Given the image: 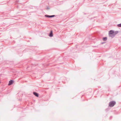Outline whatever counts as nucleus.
Listing matches in <instances>:
<instances>
[{
  "instance_id": "obj_11",
  "label": "nucleus",
  "mask_w": 121,
  "mask_h": 121,
  "mask_svg": "<svg viewBox=\"0 0 121 121\" xmlns=\"http://www.w3.org/2000/svg\"><path fill=\"white\" fill-rule=\"evenodd\" d=\"M49 8L48 7L47 8H46V9H49Z\"/></svg>"
},
{
  "instance_id": "obj_1",
  "label": "nucleus",
  "mask_w": 121,
  "mask_h": 121,
  "mask_svg": "<svg viewBox=\"0 0 121 121\" xmlns=\"http://www.w3.org/2000/svg\"><path fill=\"white\" fill-rule=\"evenodd\" d=\"M114 31L113 30H111L109 32V36L111 37L112 38H113L115 36L114 34Z\"/></svg>"
},
{
  "instance_id": "obj_9",
  "label": "nucleus",
  "mask_w": 121,
  "mask_h": 121,
  "mask_svg": "<svg viewBox=\"0 0 121 121\" xmlns=\"http://www.w3.org/2000/svg\"><path fill=\"white\" fill-rule=\"evenodd\" d=\"M117 26L118 27H121V23L117 25Z\"/></svg>"
},
{
  "instance_id": "obj_3",
  "label": "nucleus",
  "mask_w": 121,
  "mask_h": 121,
  "mask_svg": "<svg viewBox=\"0 0 121 121\" xmlns=\"http://www.w3.org/2000/svg\"><path fill=\"white\" fill-rule=\"evenodd\" d=\"M14 81L13 80H11L9 81V83L8 84L9 85H10L12 84L13 83Z\"/></svg>"
},
{
  "instance_id": "obj_12",
  "label": "nucleus",
  "mask_w": 121,
  "mask_h": 121,
  "mask_svg": "<svg viewBox=\"0 0 121 121\" xmlns=\"http://www.w3.org/2000/svg\"><path fill=\"white\" fill-rule=\"evenodd\" d=\"M104 43V42H103L102 43V44H103Z\"/></svg>"
},
{
  "instance_id": "obj_7",
  "label": "nucleus",
  "mask_w": 121,
  "mask_h": 121,
  "mask_svg": "<svg viewBox=\"0 0 121 121\" xmlns=\"http://www.w3.org/2000/svg\"><path fill=\"white\" fill-rule=\"evenodd\" d=\"M118 33V31H116L115 32H114V35H115H115L117 34Z\"/></svg>"
},
{
  "instance_id": "obj_5",
  "label": "nucleus",
  "mask_w": 121,
  "mask_h": 121,
  "mask_svg": "<svg viewBox=\"0 0 121 121\" xmlns=\"http://www.w3.org/2000/svg\"><path fill=\"white\" fill-rule=\"evenodd\" d=\"M49 36L50 37H52L53 36L52 32V31H51L49 34Z\"/></svg>"
},
{
  "instance_id": "obj_8",
  "label": "nucleus",
  "mask_w": 121,
  "mask_h": 121,
  "mask_svg": "<svg viewBox=\"0 0 121 121\" xmlns=\"http://www.w3.org/2000/svg\"><path fill=\"white\" fill-rule=\"evenodd\" d=\"M45 17L48 18L51 17V15H45Z\"/></svg>"
},
{
  "instance_id": "obj_6",
  "label": "nucleus",
  "mask_w": 121,
  "mask_h": 121,
  "mask_svg": "<svg viewBox=\"0 0 121 121\" xmlns=\"http://www.w3.org/2000/svg\"><path fill=\"white\" fill-rule=\"evenodd\" d=\"M107 39V38L106 37H104L103 38V40L104 41H106Z\"/></svg>"
},
{
  "instance_id": "obj_4",
  "label": "nucleus",
  "mask_w": 121,
  "mask_h": 121,
  "mask_svg": "<svg viewBox=\"0 0 121 121\" xmlns=\"http://www.w3.org/2000/svg\"><path fill=\"white\" fill-rule=\"evenodd\" d=\"M33 94L35 96L37 97H38L39 96V94L38 93L35 92H33Z\"/></svg>"
},
{
  "instance_id": "obj_10",
  "label": "nucleus",
  "mask_w": 121,
  "mask_h": 121,
  "mask_svg": "<svg viewBox=\"0 0 121 121\" xmlns=\"http://www.w3.org/2000/svg\"><path fill=\"white\" fill-rule=\"evenodd\" d=\"M55 16V15H51V17H54Z\"/></svg>"
},
{
  "instance_id": "obj_2",
  "label": "nucleus",
  "mask_w": 121,
  "mask_h": 121,
  "mask_svg": "<svg viewBox=\"0 0 121 121\" xmlns=\"http://www.w3.org/2000/svg\"><path fill=\"white\" fill-rule=\"evenodd\" d=\"M116 102L114 101H110L109 104V105L110 107L113 106L116 104Z\"/></svg>"
}]
</instances>
